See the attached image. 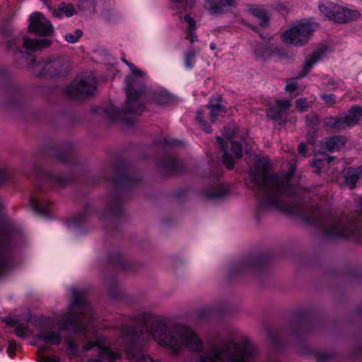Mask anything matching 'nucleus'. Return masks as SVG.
<instances>
[{"label":"nucleus","instance_id":"obj_1","mask_svg":"<svg viewBox=\"0 0 362 362\" xmlns=\"http://www.w3.org/2000/svg\"><path fill=\"white\" fill-rule=\"evenodd\" d=\"M122 346L133 362H254L258 349L247 337L240 342L203 341L188 327L166 323L143 313L120 328Z\"/></svg>","mask_w":362,"mask_h":362},{"label":"nucleus","instance_id":"obj_2","mask_svg":"<svg viewBox=\"0 0 362 362\" xmlns=\"http://www.w3.org/2000/svg\"><path fill=\"white\" fill-rule=\"evenodd\" d=\"M290 175L281 176L269 173L266 160H259L250 170V177L254 184V190L259 196V204L256 217L259 219L267 209H275L289 214L301 215L304 220L318 227L326 238H347L361 233L362 215L357 218L335 217L324 214L318 209L305 214L296 197L298 189L290 183Z\"/></svg>","mask_w":362,"mask_h":362},{"label":"nucleus","instance_id":"obj_3","mask_svg":"<svg viewBox=\"0 0 362 362\" xmlns=\"http://www.w3.org/2000/svg\"><path fill=\"white\" fill-rule=\"evenodd\" d=\"M52 45L49 39H31L23 36L21 39L13 38L7 41V47L14 49V54H20L32 66L33 73L40 77L58 76L67 74L70 70V62L66 57H56L47 62L35 64V59L30 55L39 49Z\"/></svg>","mask_w":362,"mask_h":362},{"label":"nucleus","instance_id":"obj_4","mask_svg":"<svg viewBox=\"0 0 362 362\" xmlns=\"http://www.w3.org/2000/svg\"><path fill=\"white\" fill-rule=\"evenodd\" d=\"M72 293V300L70 306L72 308H78L79 313L88 315L91 320H86L81 318L78 314L72 312H67L59 319V323L62 330L68 331L83 337L86 341L84 344V351H89L94 346H98L96 341H90V339L96 338V332L92 325L93 319L92 308L86 300V292L84 290H78L75 288L71 289Z\"/></svg>","mask_w":362,"mask_h":362},{"label":"nucleus","instance_id":"obj_5","mask_svg":"<svg viewBox=\"0 0 362 362\" xmlns=\"http://www.w3.org/2000/svg\"><path fill=\"white\" fill-rule=\"evenodd\" d=\"M110 170L113 176L106 177V179L110 181L115 189L105 197V208L99 216V219L104 223H110L123 215V189L132 188L141 181L139 176L132 175L126 165L118 164Z\"/></svg>","mask_w":362,"mask_h":362},{"label":"nucleus","instance_id":"obj_6","mask_svg":"<svg viewBox=\"0 0 362 362\" xmlns=\"http://www.w3.org/2000/svg\"><path fill=\"white\" fill-rule=\"evenodd\" d=\"M144 95L141 98H135V100L130 105L128 103V96L125 105L122 110L115 107L112 104H108L105 107H98L97 112L103 114L105 117L111 121L127 120V114L140 115L146 110L145 105L147 101H151L158 105H167L171 103L173 98L171 95L164 92L148 91L146 86V78L144 79Z\"/></svg>","mask_w":362,"mask_h":362},{"label":"nucleus","instance_id":"obj_7","mask_svg":"<svg viewBox=\"0 0 362 362\" xmlns=\"http://www.w3.org/2000/svg\"><path fill=\"white\" fill-rule=\"evenodd\" d=\"M96 78L90 71L78 75L66 88V93L73 99L89 96L96 90Z\"/></svg>","mask_w":362,"mask_h":362},{"label":"nucleus","instance_id":"obj_8","mask_svg":"<svg viewBox=\"0 0 362 362\" xmlns=\"http://www.w3.org/2000/svg\"><path fill=\"white\" fill-rule=\"evenodd\" d=\"M122 62L129 67L132 71V75L127 76L125 80L127 84L125 88L126 94L128 96V103L131 105L135 100V98H141L144 95L146 76L141 70L124 58L122 59Z\"/></svg>","mask_w":362,"mask_h":362},{"label":"nucleus","instance_id":"obj_9","mask_svg":"<svg viewBox=\"0 0 362 362\" xmlns=\"http://www.w3.org/2000/svg\"><path fill=\"white\" fill-rule=\"evenodd\" d=\"M319 9L329 20L339 23H345L360 16L358 11L344 8L329 1L320 3Z\"/></svg>","mask_w":362,"mask_h":362},{"label":"nucleus","instance_id":"obj_10","mask_svg":"<svg viewBox=\"0 0 362 362\" xmlns=\"http://www.w3.org/2000/svg\"><path fill=\"white\" fill-rule=\"evenodd\" d=\"M314 31L310 23H301L296 25L283 33L284 40L295 46H303L307 44Z\"/></svg>","mask_w":362,"mask_h":362},{"label":"nucleus","instance_id":"obj_11","mask_svg":"<svg viewBox=\"0 0 362 362\" xmlns=\"http://www.w3.org/2000/svg\"><path fill=\"white\" fill-rule=\"evenodd\" d=\"M235 136V132L230 133L226 135L227 139L226 143L224 140L220 137L217 136L216 140L218 144H219V148L223 152L222 162L227 167L228 169L231 170L233 168V159L232 156L229 154L228 151V144H230L231 150L235 153L236 158H240L243 156V146L242 144L238 141H231L232 139Z\"/></svg>","mask_w":362,"mask_h":362},{"label":"nucleus","instance_id":"obj_12","mask_svg":"<svg viewBox=\"0 0 362 362\" xmlns=\"http://www.w3.org/2000/svg\"><path fill=\"white\" fill-rule=\"evenodd\" d=\"M11 252V233L0 225V275L10 267Z\"/></svg>","mask_w":362,"mask_h":362},{"label":"nucleus","instance_id":"obj_13","mask_svg":"<svg viewBox=\"0 0 362 362\" xmlns=\"http://www.w3.org/2000/svg\"><path fill=\"white\" fill-rule=\"evenodd\" d=\"M54 30L51 22L42 14L35 12L29 18L28 31L40 36H50Z\"/></svg>","mask_w":362,"mask_h":362},{"label":"nucleus","instance_id":"obj_14","mask_svg":"<svg viewBox=\"0 0 362 362\" xmlns=\"http://www.w3.org/2000/svg\"><path fill=\"white\" fill-rule=\"evenodd\" d=\"M265 261L260 256L250 257L244 259L235 264L231 269L233 274L246 272L257 273L264 269Z\"/></svg>","mask_w":362,"mask_h":362},{"label":"nucleus","instance_id":"obj_15","mask_svg":"<svg viewBox=\"0 0 362 362\" xmlns=\"http://www.w3.org/2000/svg\"><path fill=\"white\" fill-rule=\"evenodd\" d=\"M33 172L39 179L45 178L52 184L58 187H64L69 182V179L66 177L57 173L45 171L36 164L33 165Z\"/></svg>","mask_w":362,"mask_h":362},{"label":"nucleus","instance_id":"obj_16","mask_svg":"<svg viewBox=\"0 0 362 362\" xmlns=\"http://www.w3.org/2000/svg\"><path fill=\"white\" fill-rule=\"evenodd\" d=\"M159 168L166 175L183 173L186 169L183 163L173 157H165L159 163Z\"/></svg>","mask_w":362,"mask_h":362},{"label":"nucleus","instance_id":"obj_17","mask_svg":"<svg viewBox=\"0 0 362 362\" xmlns=\"http://www.w3.org/2000/svg\"><path fill=\"white\" fill-rule=\"evenodd\" d=\"M107 260L110 263L117 265L126 271L134 272L136 269V264L128 260L117 250L109 253Z\"/></svg>","mask_w":362,"mask_h":362},{"label":"nucleus","instance_id":"obj_18","mask_svg":"<svg viewBox=\"0 0 362 362\" xmlns=\"http://www.w3.org/2000/svg\"><path fill=\"white\" fill-rule=\"evenodd\" d=\"M321 147L329 152L339 151L346 143V139L344 136H332L325 139L321 142Z\"/></svg>","mask_w":362,"mask_h":362},{"label":"nucleus","instance_id":"obj_19","mask_svg":"<svg viewBox=\"0 0 362 362\" xmlns=\"http://www.w3.org/2000/svg\"><path fill=\"white\" fill-rule=\"evenodd\" d=\"M344 183L350 189L356 187L358 180L362 177V165L357 168H349L344 173Z\"/></svg>","mask_w":362,"mask_h":362},{"label":"nucleus","instance_id":"obj_20","mask_svg":"<svg viewBox=\"0 0 362 362\" xmlns=\"http://www.w3.org/2000/svg\"><path fill=\"white\" fill-rule=\"evenodd\" d=\"M37 339L48 344L59 345L62 343V337L59 332L49 331L42 328L37 334Z\"/></svg>","mask_w":362,"mask_h":362},{"label":"nucleus","instance_id":"obj_21","mask_svg":"<svg viewBox=\"0 0 362 362\" xmlns=\"http://www.w3.org/2000/svg\"><path fill=\"white\" fill-rule=\"evenodd\" d=\"M235 0H208L206 7L211 14L223 13L227 7L233 6Z\"/></svg>","mask_w":362,"mask_h":362},{"label":"nucleus","instance_id":"obj_22","mask_svg":"<svg viewBox=\"0 0 362 362\" xmlns=\"http://www.w3.org/2000/svg\"><path fill=\"white\" fill-rule=\"evenodd\" d=\"M362 117V107L354 105L343 116L345 124L347 127L355 126Z\"/></svg>","mask_w":362,"mask_h":362},{"label":"nucleus","instance_id":"obj_23","mask_svg":"<svg viewBox=\"0 0 362 362\" xmlns=\"http://www.w3.org/2000/svg\"><path fill=\"white\" fill-rule=\"evenodd\" d=\"M98 349L99 353L95 359L97 362H115L120 358V354L110 347L98 346Z\"/></svg>","mask_w":362,"mask_h":362},{"label":"nucleus","instance_id":"obj_24","mask_svg":"<svg viewBox=\"0 0 362 362\" xmlns=\"http://www.w3.org/2000/svg\"><path fill=\"white\" fill-rule=\"evenodd\" d=\"M228 189L223 185H218L208 190H204L202 193L203 196L210 200H217L225 197L228 193Z\"/></svg>","mask_w":362,"mask_h":362},{"label":"nucleus","instance_id":"obj_25","mask_svg":"<svg viewBox=\"0 0 362 362\" xmlns=\"http://www.w3.org/2000/svg\"><path fill=\"white\" fill-rule=\"evenodd\" d=\"M248 11L255 17L259 19L260 25L267 27L270 20V16L267 11L262 6L258 5H250Z\"/></svg>","mask_w":362,"mask_h":362},{"label":"nucleus","instance_id":"obj_26","mask_svg":"<svg viewBox=\"0 0 362 362\" xmlns=\"http://www.w3.org/2000/svg\"><path fill=\"white\" fill-rule=\"evenodd\" d=\"M325 50L326 49L320 48L314 51L310 57L305 62L303 66L304 71L301 73L297 78H300L304 77L306 74L310 71L312 66L321 59Z\"/></svg>","mask_w":362,"mask_h":362},{"label":"nucleus","instance_id":"obj_27","mask_svg":"<svg viewBox=\"0 0 362 362\" xmlns=\"http://www.w3.org/2000/svg\"><path fill=\"white\" fill-rule=\"evenodd\" d=\"M76 13V9L72 4L62 2L58 5L57 8L53 9L52 15L54 17L62 18L64 15L71 17Z\"/></svg>","mask_w":362,"mask_h":362},{"label":"nucleus","instance_id":"obj_28","mask_svg":"<svg viewBox=\"0 0 362 362\" xmlns=\"http://www.w3.org/2000/svg\"><path fill=\"white\" fill-rule=\"evenodd\" d=\"M325 125L334 131H341L346 128L343 116L339 117H326L323 119Z\"/></svg>","mask_w":362,"mask_h":362},{"label":"nucleus","instance_id":"obj_29","mask_svg":"<svg viewBox=\"0 0 362 362\" xmlns=\"http://www.w3.org/2000/svg\"><path fill=\"white\" fill-rule=\"evenodd\" d=\"M94 212V208L91 204H86L81 214L75 217L69 223L70 227L78 228L83 225L88 216Z\"/></svg>","mask_w":362,"mask_h":362},{"label":"nucleus","instance_id":"obj_30","mask_svg":"<svg viewBox=\"0 0 362 362\" xmlns=\"http://www.w3.org/2000/svg\"><path fill=\"white\" fill-rule=\"evenodd\" d=\"M22 104L21 93L19 89L10 90L6 105L9 109H16Z\"/></svg>","mask_w":362,"mask_h":362},{"label":"nucleus","instance_id":"obj_31","mask_svg":"<svg viewBox=\"0 0 362 362\" xmlns=\"http://www.w3.org/2000/svg\"><path fill=\"white\" fill-rule=\"evenodd\" d=\"M30 204L33 211L38 215L48 217L49 211L46 207L42 206L40 201L35 197H31L30 199Z\"/></svg>","mask_w":362,"mask_h":362},{"label":"nucleus","instance_id":"obj_32","mask_svg":"<svg viewBox=\"0 0 362 362\" xmlns=\"http://www.w3.org/2000/svg\"><path fill=\"white\" fill-rule=\"evenodd\" d=\"M272 52V49L264 45H257L254 50L255 56L262 60L269 58Z\"/></svg>","mask_w":362,"mask_h":362},{"label":"nucleus","instance_id":"obj_33","mask_svg":"<svg viewBox=\"0 0 362 362\" xmlns=\"http://www.w3.org/2000/svg\"><path fill=\"white\" fill-rule=\"evenodd\" d=\"M206 107L211 110L210 117L212 122H215L216 116L218 115L219 113L226 112V107L221 104H213L212 102H209Z\"/></svg>","mask_w":362,"mask_h":362},{"label":"nucleus","instance_id":"obj_34","mask_svg":"<svg viewBox=\"0 0 362 362\" xmlns=\"http://www.w3.org/2000/svg\"><path fill=\"white\" fill-rule=\"evenodd\" d=\"M72 143L67 144L64 152H58L55 156L62 163H69L71 161V150L73 148Z\"/></svg>","mask_w":362,"mask_h":362},{"label":"nucleus","instance_id":"obj_35","mask_svg":"<svg viewBox=\"0 0 362 362\" xmlns=\"http://www.w3.org/2000/svg\"><path fill=\"white\" fill-rule=\"evenodd\" d=\"M286 90L290 94L296 96L302 90V89L298 83L296 81V78H291L287 81Z\"/></svg>","mask_w":362,"mask_h":362},{"label":"nucleus","instance_id":"obj_36","mask_svg":"<svg viewBox=\"0 0 362 362\" xmlns=\"http://www.w3.org/2000/svg\"><path fill=\"white\" fill-rule=\"evenodd\" d=\"M319 124L320 117L316 112H312L306 116V124L310 129L317 130Z\"/></svg>","mask_w":362,"mask_h":362},{"label":"nucleus","instance_id":"obj_37","mask_svg":"<svg viewBox=\"0 0 362 362\" xmlns=\"http://www.w3.org/2000/svg\"><path fill=\"white\" fill-rule=\"evenodd\" d=\"M78 8L81 11H91L96 7L97 0H77Z\"/></svg>","mask_w":362,"mask_h":362},{"label":"nucleus","instance_id":"obj_38","mask_svg":"<svg viewBox=\"0 0 362 362\" xmlns=\"http://www.w3.org/2000/svg\"><path fill=\"white\" fill-rule=\"evenodd\" d=\"M107 291L112 298H117L120 296V291L118 284L115 281H111L107 284Z\"/></svg>","mask_w":362,"mask_h":362},{"label":"nucleus","instance_id":"obj_39","mask_svg":"<svg viewBox=\"0 0 362 362\" xmlns=\"http://www.w3.org/2000/svg\"><path fill=\"white\" fill-rule=\"evenodd\" d=\"M177 8L188 12L193 6L194 0H173Z\"/></svg>","mask_w":362,"mask_h":362},{"label":"nucleus","instance_id":"obj_40","mask_svg":"<svg viewBox=\"0 0 362 362\" xmlns=\"http://www.w3.org/2000/svg\"><path fill=\"white\" fill-rule=\"evenodd\" d=\"M83 35V31L80 29L75 30L74 33H68L65 35L64 38L69 43H76Z\"/></svg>","mask_w":362,"mask_h":362},{"label":"nucleus","instance_id":"obj_41","mask_svg":"<svg viewBox=\"0 0 362 362\" xmlns=\"http://www.w3.org/2000/svg\"><path fill=\"white\" fill-rule=\"evenodd\" d=\"M267 117L273 119H280L282 117L283 113L281 110H279L277 105L272 107L267 110Z\"/></svg>","mask_w":362,"mask_h":362},{"label":"nucleus","instance_id":"obj_42","mask_svg":"<svg viewBox=\"0 0 362 362\" xmlns=\"http://www.w3.org/2000/svg\"><path fill=\"white\" fill-rule=\"evenodd\" d=\"M195 52L194 50L188 51L185 57V65L187 68H192L194 65V59L195 57Z\"/></svg>","mask_w":362,"mask_h":362},{"label":"nucleus","instance_id":"obj_43","mask_svg":"<svg viewBox=\"0 0 362 362\" xmlns=\"http://www.w3.org/2000/svg\"><path fill=\"white\" fill-rule=\"evenodd\" d=\"M66 344L68 346L69 351L72 354L74 355V354H76L78 353V345H77V343H76V341H75L74 339H73L71 337H68L66 339Z\"/></svg>","mask_w":362,"mask_h":362},{"label":"nucleus","instance_id":"obj_44","mask_svg":"<svg viewBox=\"0 0 362 362\" xmlns=\"http://www.w3.org/2000/svg\"><path fill=\"white\" fill-rule=\"evenodd\" d=\"M28 325L24 324H18L15 329V333L18 337L25 338L27 335Z\"/></svg>","mask_w":362,"mask_h":362},{"label":"nucleus","instance_id":"obj_45","mask_svg":"<svg viewBox=\"0 0 362 362\" xmlns=\"http://www.w3.org/2000/svg\"><path fill=\"white\" fill-rule=\"evenodd\" d=\"M333 358V356L328 353H320L315 356L316 362H329Z\"/></svg>","mask_w":362,"mask_h":362},{"label":"nucleus","instance_id":"obj_46","mask_svg":"<svg viewBox=\"0 0 362 362\" xmlns=\"http://www.w3.org/2000/svg\"><path fill=\"white\" fill-rule=\"evenodd\" d=\"M296 107L299 111L303 112L308 107V102L305 98H299L296 101Z\"/></svg>","mask_w":362,"mask_h":362},{"label":"nucleus","instance_id":"obj_47","mask_svg":"<svg viewBox=\"0 0 362 362\" xmlns=\"http://www.w3.org/2000/svg\"><path fill=\"white\" fill-rule=\"evenodd\" d=\"M268 335L273 345L279 347L280 346V338L278 334L274 331H269Z\"/></svg>","mask_w":362,"mask_h":362},{"label":"nucleus","instance_id":"obj_48","mask_svg":"<svg viewBox=\"0 0 362 362\" xmlns=\"http://www.w3.org/2000/svg\"><path fill=\"white\" fill-rule=\"evenodd\" d=\"M276 105L279 108V110H281V112L283 113L284 111L287 110L289 109L291 106V103L290 100H278L276 101Z\"/></svg>","mask_w":362,"mask_h":362},{"label":"nucleus","instance_id":"obj_49","mask_svg":"<svg viewBox=\"0 0 362 362\" xmlns=\"http://www.w3.org/2000/svg\"><path fill=\"white\" fill-rule=\"evenodd\" d=\"M322 100L330 105H334L336 103V95L334 94H324L321 96Z\"/></svg>","mask_w":362,"mask_h":362},{"label":"nucleus","instance_id":"obj_50","mask_svg":"<svg viewBox=\"0 0 362 362\" xmlns=\"http://www.w3.org/2000/svg\"><path fill=\"white\" fill-rule=\"evenodd\" d=\"M293 335L297 337L300 338L302 336L305 335L306 333H308V331L306 329V327L305 325H300L298 329H295L293 330Z\"/></svg>","mask_w":362,"mask_h":362},{"label":"nucleus","instance_id":"obj_51","mask_svg":"<svg viewBox=\"0 0 362 362\" xmlns=\"http://www.w3.org/2000/svg\"><path fill=\"white\" fill-rule=\"evenodd\" d=\"M16 341L15 340H10L8 346L7 348V353L10 356H13L16 354Z\"/></svg>","mask_w":362,"mask_h":362},{"label":"nucleus","instance_id":"obj_52","mask_svg":"<svg viewBox=\"0 0 362 362\" xmlns=\"http://www.w3.org/2000/svg\"><path fill=\"white\" fill-rule=\"evenodd\" d=\"M39 362H59V359L56 356H42L39 358Z\"/></svg>","mask_w":362,"mask_h":362},{"label":"nucleus","instance_id":"obj_53","mask_svg":"<svg viewBox=\"0 0 362 362\" xmlns=\"http://www.w3.org/2000/svg\"><path fill=\"white\" fill-rule=\"evenodd\" d=\"M315 129H309L308 132L307 133V141L310 144H313L315 143Z\"/></svg>","mask_w":362,"mask_h":362},{"label":"nucleus","instance_id":"obj_54","mask_svg":"<svg viewBox=\"0 0 362 362\" xmlns=\"http://www.w3.org/2000/svg\"><path fill=\"white\" fill-rule=\"evenodd\" d=\"M184 20L185 22H187L189 25V29L191 30H193L195 29V21L189 15H185L184 16Z\"/></svg>","mask_w":362,"mask_h":362},{"label":"nucleus","instance_id":"obj_55","mask_svg":"<svg viewBox=\"0 0 362 362\" xmlns=\"http://www.w3.org/2000/svg\"><path fill=\"white\" fill-rule=\"evenodd\" d=\"M9 177L8 172L5 169H0V185Z\"/></svg>","mask_w":362,"mask_h":362},{"label":"nucleus","instance_id":"obj_56","mask_svg":"<svg viewBox=\"0 0 362 362\" xmlns=\"http://www.w3.org/2000/svg\"><path fill=\"white\" fill-rule=\"evenodd\" d=\"M165 142L167 144L172 145V146H181L182 145V141H179L177 139H168V138H165Z\"/></svg>","mask_w":362,"mask_h":362},{"label":"nucleus","instance_id":"obj_57","mask_svg":"<svg viewBox=\"0 0 362 362\" xmlns=\"http://www.w3.org/2000/svg\"><path fill=\"white\" fill-rule=\"evenodd\" d=\"M298 150L299 153L302 154L304 156H306L307 147H306L305 144H304L303 142L300 143L298 145Z\"/></svg>","mask_w":362,"mask_h":362},{"label":"nucleus","instance_id":"obj_58","mask_svg":"<svg viewBox=\"0 0 362 362\" xmlns=\"http://www.w3.org/2000/svg\"><path fill=\"white\" fill-rule=\"evenodd\" d=\"M323 161L324 159H315L313 165L320 170L323 168Z\"/></svg>","mask_w":362,"mask_h":362},{"label":"nucleus","instance_id":"obj_59","mask_svg":"<svg viewBox=\"0 0 362 362\" xmlns=\"http://www.w3.org/2000/svg\"><path fill=\"white\" fill-rule=\"evenodd\" d=\"M204 126L203 125H201L203 130L207 133V134H209V133H211L212 132V128L210 125L207 124L206 122L204 121Z\"/></svg>","mask_w":362,"mask_h":362},{"label":"nucleus","instance_id":"obj_60","mask_svg":"<svg viewBox=\"0 0 362 362\" xmlns=\"http://www.w3.org/2000/svg\"><path fill=\"white\" fill-rule=\"evenodd\" d=\"M187 38L189 40L192 42H194L197 40V35L194 33H189Z\"/></svg>","mask_w":362,"mask_h":362},{"label":"nucleus","instance_id":"obj_61","mask_svg":"<svg viewBox=\"0 0 362 362\" xmlns=\"http://www.w3.org/2000/svg\"><path fill=\"white\" fill-rule=\"evenodd\" d=\"M196 119L201 124V125L204 126V121L203 120V119L202 117V112H199V111L197 112V116L196 117Z\"/></svg>","mask_w":362,"mask_h":362},{"label":"nucleus","instance_id":"obj_62","mask_svg":"<svg viewBox=\"0 0 362 362\" xmlns=\"http://www.w3.org/2000/svg\"><path fill=\"white\" fill-rule=\"evenodd\" d=\"M335 84V82L334 81H329L328 83H327L325 85L328 88L327 90H334V88L333 87L332 88H329V86H332Z\"/></svg>","mask_w":362,"mask_h":362},{"label":"nucleus","instance_id":"obj_63","mask_svg":"<svg viewBox=\"0 0 362 362\" xmlns=\"http://www.w3.org/2000/svg\"><path fill=\"white\" fill-rule=\"evenodd\" d=\"M334 157L333 156H325L324 160H326L327 163H331L334 160Z\"/></svg>","mask_w":362,"mask_h":362},{"label":"nucleus","instance_id":"obj_64","mask_svg":"<svg viewBox=\"0 0 362 362\" xmlns=\"http://www.w3.org/2000/svg\"><path fill=\"white\" fill-rule=\"evenodd\" d=\"M210 48H211V49H216V45H215V43H214V42L211 43V44H210Z\"/></svg>","mask_w":362,"mask_h":362}]
</instances>
